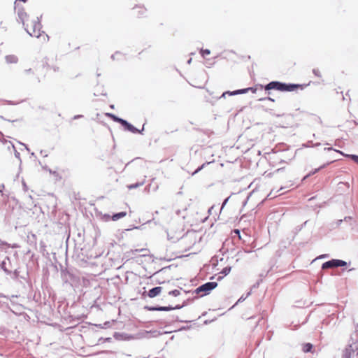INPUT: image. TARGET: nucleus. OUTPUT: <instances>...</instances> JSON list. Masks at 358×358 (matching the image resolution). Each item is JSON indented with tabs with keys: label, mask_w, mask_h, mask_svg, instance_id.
Returning <instances> with one entry per match:
<instances>
[{
	"label": "nucleus",
	"mask_w": 358,
	"mask_h": 358,
	"mask_svg": "<svg viewBox=\"0 0 358 358\" xmlns=\"http://www.w3.org/2000/svg\"><path fill=\"white\" fill-rule=\"evenodd\" d=\"M27 1V0H15V11L27 32L31 36L41 38L45 43L48 41L49 36L43 31H41V24L38 13L26 5Z\"/></svg>",
	"instance_id": "nucleus-1"
},
{
	"label": "nucleus",
	"mask_w": 358,
	"mask_h": 358,
	"mask_svg": "<svg viewBox=\"0 0 358 358\" xmlns=\"http://www.w3.org/2000/svg\"><path fill=\"white\" fill-rule=\"evenodd\" d=\"M103 252L98 251L94 245L91 248L90 245H85L81 248L80 253L78 255L81 261L93 264L92 260L95 259L102 255Z\"/></svg>",
	"instance_id": "nucleus-2"
},
{
	"label": "nucleus",
	"mask_w": 358,
	"mask_h": 358,
	"mask_svg": "<svg viewBox=\"0 0 358 358\" xmlns=\"http://www.w3.org/2000/svg\"><path fill=\"white\" fill-rule=\"evenodd\" d=\"M184 225H171L170 228L165 229L167 235V239L172 243H176L185 237L184 233Z\"/></svg>",
	"instance_id": "nucleus-3"
},
{
	"label": "nucleus",
	"mask_w": 358,
	"mask_h": 358,
	"mask_svg": "<svg viewBox=\"0 0 358 358\" xmlns=\"http://www.w3.org/2000/svg\"><path fill=\"white\" fill-rule=\"evenodd\" d=\"M80 228H78V240L77 241H84L85 240V234L87 231H93L94 235L92 236L94 243L96 242V238L100 236V231L97 225H86L85 227L83 225H79Z\"/></svg>",
	"instance_id": "nucleus-4"
},
{
	"label": "nucleus",
	"mask_w": 358,
	"mask_h": 358,
	"mask_svg": "<svg viewBox=\"0 0 358 358\" xmlns=\"http://www.w3.org/2000/svg\"><path fill=\"white\" fill-rule=\"evenodd\" d=\"M60 267L61 278L64 284H68L73 287L74 284L79 281V277L73 271L64 267L62 265H60Z\"/></svg>",
	"instance_id": "nucleus-5"
},
{
	"label": "nucleus",
	"mask_w": 358,
	"mask_h": 358,
	"mask_svg": "<svg viewBox=\"0 0 358 358\" xmlns=\"http://www.w3.org/2000/svg\"><path fill=\"white\" fill-rule=\"evenodd\" d=\"M218 286V283L217 282L211 281L207 282L204 284L201 285L198 287H196L194 290L192 291V293L196 294H201L200 296H204L208 295L214 289H215ZM186 294L192 292V291H186L184 290Z\"/></svg>",
	"instance_id": "nucleus-6"
},
{
	"label": "nucleus",
	"mask_w": 358,
	"mask_h": 358,
	"mask_svg": "<svg viewBox=\"0 0 358 358\" xmlns=\"http://www.w3.org/2000/svg\"><path fill=\"white\" fill-rule=\"evenodd\" d=\"M351 343L348 344L343 351L342 358H353L355 355H358V338L354 340L351 336Z\"/></svg>",
	"instance_id": "nucleus-7"
},
{
	"label": "nucleus",
	"mask_w": 358,
	"mask_h": 358,
	"mask_svg": "<svg viewBox=\"0 0 358 358\" xmlns=\"http://www.w3.org/2000/svg\"><path fill=\"white\" fill-rule=\"evenodd\" d=\"M8 275H9L10 278L15 281L22 278L24 281H25L24 285L28 283L29 290H33V285L31 280L29 279L28 270L23 272L22 274L19 269H15L13 271L10 270V273H8Z\"/></svg>",
	"instance_id": "nucleus-8"
},
{
	"label": "nucleus",
	"mask_w": 358,
	"mask_h": 358,
	"mask_svg": "<svg viewBox=\"0 0 358 358\" xmlns=\"http://www.w3.org/2000/svg\"><path fill=\"white\" fill-rule=\"evenodd\" d=\"M291 246V240L289 238H287L286 240H282L279 243V248L276 251L275 255L278 257H281L282 256L289 258L290 255V250L289 247Z\"/></svg>",
	"instance_id": "nucleus-9"
},
{
	"label": "nucleus",
	"mask_w": 358,
	"mask_h": 358,
	"mask_svg": "<svg viewBox=\"0 0 358 358\" xmlns=\"http://www.w3.org/2000/svg\"><path fill=\"white\" fill-rule=\"evenodd\" d=\"M350 262H347L342 259H331L329 261L324 262L322 264V268L327 269L330 268L345 267L347 266L348 265H350Z\"/></svg>",
	"instance_id": "nucleus-10"
},
{
	"label": "nucleus",
	"mask_w": 358,
	"mask_h": 358,
	"mask_svg": "<svg viewBox=\"0 0 358 358\" xmlns=\"http://www.w3.org/2000/svg\"><path fill=\"white\" fill-rule=\"evenodd\" d=\"M203 236V232L202 229L200 228L199 229H187V232L185 233V238H188L190 240L191 242H193V244H195L196 243H199L201 241Z\"/></svg>",
	"instance_id": "nucleus-11"
},
{
	"label": "nucleus",
	"mask_w": 358,
	"mask_h": 358,
	"mask_svg": "<svg viewBox=\"0 0 358 358\" xmlns=\"http://www.w3.org/2000/svg\"><path fill=\"white\" fill-rule=\"evenodd\" d=\"M265 90H276L281 92L291 91V84H284L280 82H271L264 87Z\"/></svg>",
	"instance_id": "nucleus-12"
},
{
	"label": "nucleus",
	"mask_w": 358,
	"mask_h": 358,
	"mask_svg": "<svg viewBox=\"0 0 358 358\" xmlns=\"http://www.w3.org/2000/svg\"><path fill=\"white\" fill-rule=\"evenodd\" d=\"M106 116L112 118L114 121L121 124L128 131L132 132V133H137L140 132L137 129H136L133 125L127 122L126 120L119 118L111 113H106Z\"/></svg>",
	"instance_id": "nucleus-13"
},
{
	"label": "nucleus",
	"mask_w": 358,
	"mask_h": 358,
	"mask_svg": "<svg viewBox=\"0 0 358 358\" xmlns=\"http://www.w3.org/2000/svg\"><path fill=\"white\" fill-rule=\"evenodd\" d=\"M162 289V287L157 286L150 289L148 292L145 290L141 295L142 298L145 299L146 296L150 298H155L160 295Z\"/></svg>",
	"instance_id": "nucleus-14"
},
{
	"label": "nucleus",
	"mask_w": 358,
	"mask_h": 358,
	"mask_svg": "<svg viewBox=\"0 0 358 358\" xmlns=\"http://www.w3.org/2000/svg\"><path fill=\"white\" fill-rule=\"evenodd\" d=\"M145 310L148 311H171L173 310V308L172 305H168L165 306L155 305V306H145L143 308Z\"/></svg>",
	"instance_id": "nucleus-15"
},
{
	"label": "nucleus",
	"mask_w": 358,
	"mask_h": 358,
	"mask_svg": "<svg viewBox=\"0 0 358 358\" xmlns=\"http://www.w3.org/2000/svg\"><path fill=\"white\" fill-rule=\"evenodd\" d=\"M143 225H133V227L132 228H128V229H124L123 231H118L117 232V234H115L117 238L120 241L121 239L124 238V236H127V233L129 232V231H132L134 230H141L143 229Z\"/></svg>",
	"instance_id": "nucleus-16"
},
{
	"label": "nucleus",
	"mask_w": 358,
	"mask_h": 358,
	"mask_svg": "<svg viewBox=\"0 0 358 358\" xmlns=\"http://www.w3.org/2000/svg\"><path fill=\"white\" fill-rule=\"evenodd\" d=\"M249 91L252 92V93H255L257 92V89L256 88H253V87H248V88H245V89H242V90H236V91H234V92H225L222 94V96H224L225 94H229V95H236V94H245V93H247Z\"/></svg>",
	"instance_id": "nucleus-17"
},
{
	"label": "nucleus",
	"mask_w": 358,
	"mask_h": 358,
	"mask_svg": "<svg viewBox=\"0 0 358 358\" xmlns=\"http://www.w3.org/2000/svg\"><path fill=\"white\" fill-rule=\"evenodd\" d=\"M134 15L137 17H144L146 16V8L144 6H137L134 8Z\"/></svg>",
	"instance_id": "nucleus-18"
},
{
	"label": "nucleus",
	"mask_w": 358,
	"mask_h": 358,
	"mask_svg": "<svg viewBox=\"0 0 358 358\" xmlns=\"http://www.w3.org/2000/svg\"><path fill=\"white\" fill-rule=\"evenodd\" d=\"M113 338L117 341H129L131 336L124 332H114L113 335Z\"/></svg>",
	"instance_id": "nucleus-19"
},
{
	"label": "nucleus",
	"mask_w": 358,
	"mask_h": 358,
	"mask_svg": "<svg viewBox=\"0 0 358 358\" xmlns=\"http://www.w3.org/2000/svg\"><path fill=\"white\" fill-rule=\"evenodd\" d=\"M6 260H8V264H10V258L6 257V259L1 262L0 267L6 275H8V273H10V270L7 267V263Z\"/></svg>",
	"instance_id": "nucleus-20"
},
{
	"label": "nucleus",
	"mask_w": 358,
	"mask_h": 358,
	"mask_svg": "<svg viewBox=\"0 0 358 358\" xmlns=\"http://www.w3.org/2000/svg\"><path fill=\"white\" fill-rule=\"evenodd\" d=\"M27 243L30 245L35 246L36 245V234L30 232L27 235Z\"/></svg>",
	"instance_id": "nucleus-21"
},
{
	"label": "nucleus",
	"mask_w": 358,
	"mask_h": 358,
	"mask_svg": "<svg viewBox=\"0 0 358 358\" xmlns=\"http://www.w3.org/2000/svg\"><path fill=\"white\" fill-rule=\"evenodd\" d=\"M313 345L310 343H303L302 345V350L305 353L312 352Z\"/></svg>",
	"instance_id": "nucleus-22"
},
{
	"label": "nucleus",
	"mask_w": 358,
	"mask_h": 358,
	"mask_svg": "<svg viewBox=\"0 0 358 358\" xmlns=\"http://www.w3.org/2000/svg\"><path fill=\"white\" fill-rule=\"evenodd\" d=\"M251 292H249L247 293L246 296H244V295H242L238 299V301L235 303V304H234L230 308L229 310L234 308L236 306H237L238 303H242L250 295Z\"/></svg>",
	"instance_id": "nucleus-23"
},
{
	"label": "nucleus",
	"mask_w": 358,
	"mask_h": 358,
	"mask_svg": "<svg viewBox=\"0 0 358 358\" xmlns=\"http://www.w3.org/2000/svg\"><path fill=\"white\" fill-rule=\"evenodd\" d=\"M310 83L307 84H303V85H297V84H292V91H296L300 89L301 90H303L304 88H306L307 86H308Z\"/></svg>",
	"instance_id": "nucleus-24"
},
{
	"label": "nucleus",
	"mask_w": 358,
	"mask_h": 358,
	"mask_svg": "<svg viewBox=\"0 0 358 358\" xmlns=\"http://www.w3.org/2000/svg\"><path fill=\"white\" fill-rule=\"evenodd\" d=\"M232 267L231 266H227L224 267L221 271L219 273V274H222L224 276H227L231 271Z\"/></svg>",
	"instance_id": "nucleus-25"
},
{
	"label": "nucleus",
	"mask_w": 358,
	"mask_h": 358,
	"mask_svg": "<svg viewBox=\"0 0 358 358\" xmlns=\"http://www.w3.org/2000/svg\"><path fill=\"white\" fill-rule=\"evenodd\" d=\"M17 282L20 283L22 289H24L26 292H31L33 290H29V287H28V283L24 285L25 281H24L22 278L18 279V280H16Z\"/></svg>",
	"instance_id": "nucleus-26"
},
{
	"label": "nucleus",
	"mask_w": 358,
	"mask_h": 358,
	"mask_svg": "<svg viewBox=\"0 0 358 358\" xmlns=\"http://www.w3.org/2000/svg\"><path fill=\"white\" fill-rule=\"evenodd\" d=\"M110 343L112 342V338L111 337H100L99 339H98V342L96 343V345H99L101 343Z\"/></svg>",
	"instance_id": "nucleus-27"
},
{
	"label": "nucleus",
	"mask_w": 358,
	"mask_h": 358,
	"mask_svg": "<svg viewBox=\"0 0 358 358\" xmlns=\"http://www.w3.org/2000/svg\"><path fill=\"white\" fill-rule=\"evenodd\" d=\"M198 297L197 296H194V297H189L185 300H184L182 301V305L184 306V307L194 302V301L197 299Z\"/></svg>",
	"instance_id": "nucleus-28"
},
{
	"label": "nucleus",
	"mask_w": 358,
	"mask_h": 358,
	"mask_svg": "<svg viewBox=\"0 0 358 358\" xmlns=\"http://www.w3.org/2000/svg\"><path fill=\"white\" fill-rule=\"evenodd\" d=\"M191 328H192L191 325L182 326L176 331H187V330H189ZM173 331H165L164 334H170Z\"/></svg>",
	"instance_id": "nucleus-29"
},
{
	"label": "nucleus",
	"mask_w": 358,
	"mask_h": 358,
	"mask_svg": "<svg viewBox=\"0 0 358 358\" xmlns=\"http://www.w3.org/2000/svg\"><path fill=\"white\" fill-rule=\"evenodd\" d=\"M110 324H111V322L106 321L103 324H95V326L98 327L101 329H108L110 327Z\"/></svg>",
	"instance_id": "nucleus-30"
},
{
	"label": "nucleus",
	"mask_w": 358,
	"mask_h": 358,
	"mask_svg": "<svg viewBox=\"0 0 358 358\" xmlns=\"http://www.w3.org/2000/svg\"><path fill=\"white\" fill-rule=\"evenodd\" d=\"M126 214L127 213L125 212H121V213L115 214V215H113L112 219H113V220L116 221L118 219L124 217L126 215Z\"/></svg>",
	"instance_id": "nucleus-31"
},
{
	"label": "nucleus",
	"mask_w": 358,
	"mask_h": 358,
	"mask_svg": "<svg viewBox=\"0 0 358 358\" xmlns=\"http://www.w3.org/2000/svg\"><path fill=\"white\" fill-rule=\"evenodd\" d=\"M126 214L127 213L125 212H121V213L115 214V215H113L112 219H113V220L116 221L118 219L124 217L126 215Z\"/></svg>",
	"instance_id": "nucleus-32"
},
{
	"label": "nucleus",
	"mask_w": 358,
	"mask_h": 358,
	"mask_svg": "<svg viewBox=\"0 0 358 358\" xmlns=\"http://www.w3.org/2000/svg\"><path fill=\"white\" fill-rule=\"evenodd\" d=\"M169 295L173 296L175 297H177L180 295V289H173L169 292Z\"/></svg>",
	"instance_id": "nucleus-33"
},
{
	"label": "nucleus",
	"mask_w": 358,
	"mask_h": 358,
	"mask_svg": "<svg viewBox=\"0 0 358 358\" xmlns=\"http://www.w3.org/2000/svg\"><path fill=\"white\" fill-rule=\"evenodd\" d=\"M148 250L147 248H142V249H135V250H131L129 252H127V254H128V257L130 254L135 255L138 252H143V251H148Z\"/></svg>",
	"instance_id": "nucleus-34"
},
{
	"label": "nucleus",
	"mask_w": 358,
	"mask_h": 358,
	"mask_svg": "<svg viewBox=\"0 0 358 358\" xmlns=\"http://www.w3.org/2000/svg\"><path fill=\"white\" fill-rule=\"evenodd\" d=\"M200 53L203 58H206V56L210 54V51L208 49H201Z\"/></svg>",
	"instance_id": "nucleus-35"
},
{
	"label": "nucleus",
	"mask_w": 358,
	"mask_h": 358,
	"mask_svg": "<svg viewBox=\"0 0 358 358\" xmlns=\"http://www.w3.org/2000/svg\"><path fill=\"white\" fill-rule=\"evenodd\" d=\"M175 321L178 322H181V323H190V322H194V320H180V319H179L178 316H176L175 317Z\"/></svg>",
	"instance_id": "nucleus-36"
},
{
	"label": "nucleus",
	"mask_w": 358,
	"mask_h": 358,
	"mask_svg": "<svg viewBox=\"0 0 358 358\" xmlns=\"http://www.w3.org/2000/svg\"><path fill=\"white\" fill-rule=\"evenodd\" d=\"M173 266H174L173 264L169 265L167 266L163 267L160 270H159L156 273H158L159 272L165 271L166 269H171ZM177 266H175L176 267Z\"/></svg>",
	"instance_id": "nucleus-37"
},
{
	"label": "nucleus",
	"mask_w": 358,
	"mask_h": 358,
	"mask_svg": "<svg viewBox=\"0 0 358 358\" xmlns=\"http://www.w3.org/2000/svg\"><path fill=\"white\" fill-rule=\"evenodd\" d=\"M348 157L352 159L354 162L358 164V156L355 155H350Z\"/></svg>",
	"instance_id": "nucleus-38"
},
{
	"label": "nucleus",
	"mask_w": 358,
	"mask_h": 358,
	"mask_svg": "<svg viewBox=\"0 0 358 358\" xmlns=\"http://www.w3.org/2000/svg\"><path fill=\"white\" fill-rule=\"evenodd\" d=\"M173 310H180V309L184 308V306L182 305V303L177 304L174 306H173Z\"/></svg>",
	"instance_id": "nucleus-39"
},
{
	"label": "nucleus",
	"mask_w": 358,
	"mask_h": 358,
	"mask_svg": "<svg viewBox=\"0 0 358 358\" xmlns=\"http://www.w3.org/2000/svg\"><path fill=\"white\" fill-rule=\"evenodd\" d=\"M234 234L236 236H237L238 237L239 239H241V231L240 229H235L234 231Z\"/></svg>",
	"instance_id": "nucleus-40"
},
{
	"label": "nucleus",
	"mask_w": 358,
	"mask_h": 358,
	"mask_svg": "<svg viewBox=\"0 0 358 358\" xmlns=\"http://www.w3.org/2000/svg\"><path fill=\"white\" fill-rule=\"evenodd\" d=\"M214 320H215V319H213L212 320H205V321L203 322V324H210V322H213Z\"/></svg>",
	"instance_id": "nucleus-41"
},
{
	"label": "nucleus",
	"mask_w": 358,
	"mask_h": 358,
	"mask_svg": "<svg viewBox=\"0 0 358 358\" xmlns=\"http://www.w3.org/2000/svg\"><path fill=\"white\" fill-rule=\"evenodd\" d=\"M328 257V255L324 254V255H320L319 257H317V259L325 258V257ZM316 259H317V258H316V259H315L313 261H315V260H316Z\"/></svg>",
	"instance_id": "nucleus-42"
},
{
	"label": "nucleus",
	"mask_w": 358,
	"mask_h": 358,
	"mask_svg": "<svg viewBox=\"0 0 358 358\" xmlns=\"http://www.w3.org/2000/svg\"><path fill=\"white\" fill-rule=\"evenodd\" d=\"M299 327V324H294V325H292V331H294V330H296L298 329Z\"/></svg>",
	"instance_id": "nucleus-43"
},
{
	"label": "nucleus",
	"mask_w": 358,
	"mask_h": 358,
	"mask_svg": "<svg viewBox=\"0 0 358 358\" xmlns=\"http://www.w3.org/2000/svg\"><path fill=\"white\" fill-rule=\"evenodd\" d=\"M40 245H41V250H42V249H43V250H45V243H44L43 242H42V241H41V243H40Z\"/></svg>",
	"instance_id": "nucleus-44"
},
{
	"label": "nucleus",
	"mask_w": 358,
	"mask_h": 358,
	"mask_svg": "<svg viewBox=\"0 0 358 358\" xmlns=\"http://www.w3.org/2000/svg\"><path fill=\"white\" fill-rule=\"evenodd\" d=\"M224 276L223 275H218V277L217 278V281H220V280H222L224 278Z\"/></svg>",
	"instance_id": "nucleus-45"
},
{
	"label": "nucleus",
	"mask_w": 358,
	"mask_h": 358,
	"mask_svg": "<svg viewBox=\"0 0 358 358\" xmlns=\"http://www.w3.org/2000/svg\"><path fill=\"white\" fill-rule=\"evenodd\" d=\"M351 220H352V218H351L350 217H345V220H345V222H349V221H350Z\"/></svg>",
	"instance_id": "nucleus-46"
},
{
	"label": "nucleus",
	"mask_w": 358,
	"mask_h": 358,
	"mask_svg": "<svg viewBox=\"0 0 358 358\" xmlns=\"http://www.w3.org/2000/svg\"><path fill=\"white\" fill-rule=\"evenodd\" d=\"M207 315V312H203L201 316L199 317V319L201 317H203V316H206Z\"/></svg>",
	"instance_id": "nucleus-47"
},
{
	"label": "nucleus",
	"mask_w": 358,
	"mask_h": 358,
	"mask_svg": "<svg viewBox=\"0 0 358 358\" xmlns=\"http://www.w3.org/2000/svg\"><path fill=\"white\" fill-rule=\"evenodd\" d=\"M208 217L206 216L204 219L201 220V222H206V221H208Z\"/></svg>",
	"instance_id": "nucleus-48"
},
{
	"label": "nucleus",
	"mask_w": 358,
	"mask_h": 358,
	"mask_svg": "<svg viewBox=\"0 0 358 358\" xmlns=\"http://www.w3.org/2000/svg\"><path fill=\"white\" fill-rule=\"evenodd\" d=\"M259 282H257L254 285H253V287H259Z\"/></svg>",
	"instance_id": "nucleus-49"
},
{
	"label": "nucleus",
	"mask_w": 358,
	"mask_h": 358,
	"mask_svg": "<svg viewBox=\"0 0 358 358\" xmlns=\"http://www.w3.org/2000/svg\"><path fill=\"white\" fill-rule=\"evenodd\" d=\"M12 248H18V245H17V244L15 243V244L13 245Z\"/></svg>",
	"instance_id": "nucleus-50"
},
{
	"label": "nucleus",
	"mask_w": 358,
	"mask_h": 358,
	"mask_svg": "<svg viewBox=\"0 0 358 358\" xmlns=\"http://www.w3.org/2000/svg\"><path fill=\"white\" fill-rule=\"evenodd\" d=\"M215 278V275H212L210 278V280H214Z\"/></svg>",
	"instance_id": "nucleus-51"
},
{
	"label": "nucleus",
	"mask_w": 358,
	"mask_h": 358,
	"mask_svg": "<svg viewBox=\"0 0 358 358\" xmlns=\"http://www.w3.org/2000/svg\"><path fill=\"white\" fill-rule=\"evenodd\" d=\"M34 256H35V255L34 253H32L31 255V259H33Z\"/></svg>",
	"instance_id": "nucleus-52"
},
{
	"label": "nucleus",
	"mask_w": 358,
	"mask_h": 358,
	"mask_svg": "<svg viewBox=\"0 0 358 358\" xmlns=\"http://www.w3.org/2000/svg\"><path fill=\"white\" fill-rule=\"evenodd\" d=\"M307 320H308V318L306 317V318L305 319V320L302 322V324H305V323H306Z\"/></svg>",
	"instance_id": "nucleus-53"
},
{
	"label": "nucleus",
	"mask_w": 358,
	"mask_h": 358,
	"mask_svg": "<svg viewBox=\"0 0 358 358\" xmlns=\"http://www.w3.org/2000/svg\"><path fill=\"white\" fill-rule=\"evenodd\" d=\"M17 295H12V296H11V298H17Z\"/></svg>",
	"instance_id": "nucleus-54"
},
{
	"label": "nucleus",
	"mask_w": 358,
	"mask_h": 358,
	"mask_svg": "<svg viewBox=\"0 0 358 358\" xmlns=\"http://www.w3.org/2000/svg\"><path fill=\"white\" fill-rule=\"evenodd\" d=\"M212 210H213V208H210V209L208 210V213H210Z\"/></svg>",
	"instance_id": "nucleus-55"
},
{
	"label": "nucleus",
	"mask_w": 358,
	"mask_h": 358,
	"mask_svg": "<svg viewBox=\"0 0 358 358\" xmlns=\"http://www.w3.org/2000/svg\"><path fill=\"white\" fill-rule=\"evenodd\" d=\"M30 252H31V250H28V251L27 252V253H26V254L27 255V254H29Z\"/></svg>",
	"instance_id": "nucleus-56"
},
{
	"label": "nucleus",
	"mask_w": 358,
	"mask_h": 358,
	"mask_svg": "<svg viewBox=\"0 0 358 358\" xmlns=\"http://www.w3.org/2000/svg\"><path fill=\"white\" fill-rule=\"evenodd\" d=\"M353 270H355V268H352L349 269V271H353Z\"/></svg>",
	"instance_id": "nucleus-57"
},
{
	"label": "nucleus",
	"mask_w": 358,
	"mask_h": 358,
	"mask_svg": "<svg viewBox=\"0 0 358 358\" xmlns=\"http://www.w3.org/2000/svg\"><path fill=\"white\" fill-rule=\"evenodd\" d=\"M134 187V186H129V188H131V187ZM134 187H137V185H135Z\"/></svg>",
	"instance_id": "nucleus-58"
},
{
	"label": "nucleus",
	"mask_w": 358,
	"mask_h": 358,
	"mask_svg": "<svg viewBox=\"0 0 358 358\" xmlns=\"http://www.w3.org/2000/svg\"><path fill=\"white\" fill-rule=\"evenodd\" d=\"M141 256L142 257H145V256H147V255L146 254H143Z\"/></svg>",
	"instance_id": "nucleus-59"
}]
</instances>
